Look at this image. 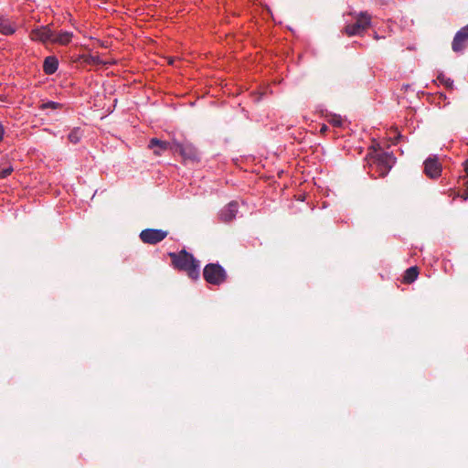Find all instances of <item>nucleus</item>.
Wrapping results in <instances>:
<instances>
[{"label": "nucleus", "mask_w": 468, "mask_h": 468, "mask_svg": "<svg viewBox=\"0 0 468 468\" xmlns=\"http://www.w3.org/2000/svg\"><path fill=\"white\" fill-rule=\"evenodd\" d=\"M172 266L180 271H184L192 280H198L200 276V263L193 254L185 249L179 252H169Z\"/></svg>", "instance_id": "obj_1"}, {"label": "nucleus", "mask_w": 468, "mask_h": 468, "mask_svg": "<svg viewBox=\"0 0 468 468\" xmlns=\"http://www.w3.org/2000/svg\"><path fill=\"white\" fill-rule=\"evenodd\" d=\"M367 163L369 165V172L373 176L384 177L390 171L395 158L391 153L377 152L367 154Z\"/></svg>", "instance_id": "obj_2"}, {"label": "nucleus", "mask_w": 468, "mask_h": 468, "mask_svg": "<svg viewBox=\"0 0 468 468\" xmlns=\"http://www.w3.org/2000/svg\"><path fill=\"white\" fill-rule=\"evenodd\" d=\"M349 15L356 19V22L345 27V33L347 36L361 35L371 26L372 16L368 12H350Z\"/></svg>", "instance_id": "obj_3"}, {"label": "nucleus", "mask_w": 468, "mask_h": 468, "mask_svg": "<svg viewBox=\"0 0 468 468\" xmlns=\"http://www.w3.org/2000/svg\"><path fill=\"white\" fill-rule=\"evenodd\" d=\"M203 277L207 283L219 286L226 282L228 274L219 263H208L203 269Z\"/></svg>", "instance_id": "obj_4"}, {"label": "nucleus", "mask_w": 468, "mask_h": 468, "mask_svg": "<svg viewBox=\"0 0 468 468\" xmlns=\"http://www.w3.org/2000/svg\"><path fill=\"white\" fill-rule=\"evenodd\" d=\"M168 235L166 230L156 229H145L141 231L139 237L140 239L150 245H155L164 240Z\"/></svg>", "instance_id": "obj_5"}, {"label": "nucleus", "mask_w": 468, "mask_h": 468, "mask_svg": "<svg viewBox=\"0 0 468 468\" xmlns=\"http://www.w3.org/2000/svg\"><path fill=\"white\" fill-rule=\"evenodd\" d=\"M423 174L431 180L439 178V157L437 154H431L423 162Z\"/></svg>", "instance_id": "obj_6"}, {"label": "nucleus", "mask_w": 468, "mask_h": 468, "mask_svg": "<svg viewBox=\"0 0 468 468\" xmlns=\"http://www.w3.org/2000/svg\"><path fill=\"white\" fill-rule=\"evenodd\" d=\"M174 152L180 154L184 159L191 161L198 159V151L192 144L174 142Z\"/></svg>", "instance_id": "obj_7"}, {"label": "nucleus", "mask_w": 468, "mask_h": 468, "mask_svg": "<svg viewBox=\"0 0 468 468\" xmlns=\"http://www.w3.org/2000/svg\"><path fill=\"white\" fill-rule=\"evenodd\" d=\"M468 47V25L462 27L454 36L452 48L454 52L460 53Z\"/></svg>", "instance_id": "obj_8"}, {"label": "nucleus", "mask_w": 468, "mask_h": 468, "mask_svg": "<svg viewBox=\"0 0 468 468\" xmlns=\"http://www.w3.org/2000/svg\"><path fill=\"white\" fill-rule=\"evenodd\" d=\"M55 36V31L51 30L48 27H41L35 28L30 32V37L34 41H40L42 43L51 42Z\"/></svg>", "instance_id": "obj_9"}, {"label": "nucleus", "mask_w": 468, "mask_h": 468, "mask_svg": "<svg viewBox=\"0 0 468 468\" xmlns=\"http://www.w3.org/2000/svg\"><path fill=\"white\" fill-rule=\"evenodd\" d=\"M148 148L153 150V153L156 156L162 155L166 150H172L175 149L174 142L172 144L162 141L158 138H152L149 142Z\"/></svg>", "instance_id": "obj_10"}, {"label": "nucleus", "mask_w": 468, "mask_h": 468, "mask_svg": "<svg viewBox=\"0 0 468 468\" xmlns=\"http://www.w3.org/2000/svg\"><path fill=\"white\" fill-rule=\"evenodd\" d=\"M239 206L236 201L229 202L219 212V219L222 222L228 223L236 218L238 213Z\"/></svg>", "instance_id": "obj_11"}, {"label": "nucleus", "mask_w": 468, "mask_h": 468, "mask_svg": "<svg viewBox=\"0 0 468 468\" xmlns=\"http://www.w3.org/2000/svg\"><path fill=\"white\" fill-rule=\"evenodd\" d=\"M17 25L10 18L0 15V33L5 36H10L16 33Z\"/></svg>", "instance_id": "obj_12"}, {"label": "nucleus", "mask_w": 468, "mask_h": 468, "mask_svg": "<svg viewBox=\"0 0 468 468\" xmlns=\"http://www.w3.org/2000/svg\"><path fill=\"white\" fill-rule=\"evenodd\" d=\"M464 171H465V177L463 178V183L464 189L462 193L460 191L451 190L450 196L453 195V199L455 197H460L461 200L463 201L468 198V160L465 162Z\"/></svg>", "instance_id": "obj_13"}, {"label": "nucleus", "mask_w": 468, "mask_h": 468, "mask_svg": "<svg viewBox=\"0 0 468 468\" xmlns=\"http://www.w3.org/2000/svg\"><path fill=\"white\" fill-rule=\"evenodd\" d=\"M58 67V60L54 56L47 57L44 60L43 70L46 74L51 75L55 73Z\"/></svg>", "instance_id": "obj_14"}, {"label": "nucleus", "mask_w": 468, "mask_h": 468, "mask_svg": "<svg viewBox=\"0 0 468 468\" xmlns=\"http://www.w3.org/2000/svg\"><path fill=\"white\" fill-rule=\"evenodd\" d=\"M73 34L69 31H55V36L52 38V43L59 45H68L72 39Z\"/></svg>", "instance_id": "obj_15"}, {"label": "nucleus", "mask_w": 468, "mask_h": 468, "mask_svg": "<svg viewBox=\"0 0 468 468\" xmlns=\"http://www.w3.org/2000/svg\"><path fill=\"white\" fill-rule=\"evenodd\" d=\"M418 276L419 268L417 266H412L404 271L401 282L405 284H410L417 280Z\"/></svg>", "instance_id": "obj_16"}, {"label": "nucleus", "mask_w": 468, "mask_h": 468, "mask_svg": "<svg viewBox=\"0 0 468 468\" xmlns=\"http://www.w3.org/2000/svg\"><path fill=\"white\" fill-rule=\"evenodd\" d=\"M82 137V131L80 128H74L68 135L69 141L74 144H78Z\"/></svg>", "instance_id": "obj_17"}, {"label": "nucleus", "mask_w": 468, "mask_h": 468, "mask_svg": "<svg viewBox=\"0 0 468 468\" xmlns=\"http://www.w3.org/2000/svg\"><path fill=\"white\" fill-rule=\"evenodd\" d=\"M441 84L444 85L446 89L452 90L454 88L453 80L451 79H445L441 73Z\"/></svg>", "instance_id": "obj_18"}, {"label": "nucleus", "mask_w": 468, "mask_h": 468, "mask_svg": "<svg viewBox=\"0 0 468 468\" xmlns=\"http://www.w3.org/2000/svg\"><path fill=\"white\" fill-rule=\"evenodd\" d=\"M328 122L335 127H340V126H342L343 120H342L341 116H339V115H333L328 120Z\"/></svg>", "instance_id": "obj_19"}, {"label": "nucleus", "mask_w": 468, "mask_h": 468, "mask_svg": "<svg viewBox=\"0 0 468 468\" xmlns=\"http://www.w3.org/2000/svg\"><path fill=\"white\" fill-rule=\"evenodd\" d=\"M14 171V168L12 165H7L5 167L0 166V178H5L8 176L11 175V173Z\"/></svg>", "instance_id": "obj_20"}, {"label": "nucleus", "mask_w": 468, "mask_h": 468, "mask_svg": "<svg viewBox=\"0 0 468 468\" xmlns=\"http://www.w3.org/2000/svg\"><path fill=\"white\" fill-rule=\"evenodd\" d=\"M60 106L59 103L58 102H55V101H48L46 103H43L41 108L42 109H48V108H50V109H58V107Z\"/></svg>", "instance_id": "obj_21"}, {"label": "nucleus", "mask_w": 468, "mask_h": 468, "mask_svg": "<svg viewBox=\"0 0 468 468\" xmlns=\"http://www.w3.org/2000/svg\"><path fill=\"white\" fill-rule=\"evenodd\" d=\"M395 133H396V135H395V138H394V142H393V143H394V144H397L402 136H401V134H400L399 132H397V131H395Z\"/></svg>", "instance_id": "obj_22"}, {"label": "nucleus", "mask_w": 468, "mask_h": 468, "mask_svg": "<svg viewBox=\"0 0 468 468\" xmlns=\"http://www.w3.org/2000/svg\"><path fill=\"white\" fill-rule=\"evenodd\" d=\"M327 131H328V127L325 124H324L320 129V133L323 134H324Z\"/></svg>", "instance_id": "obj_23"}, {"label": "nucleus", "mask_w": 468, "mask_h": 468, "mask_svg": "<svg viewBox=\"0 0 468 468\" xmlns=\"http://www.w3.org/2000/svg\"><path fill=\"white\" fill-rule=\"evenodd\" d=\"M440 97H441V101H445V100L447 99V96H446V95H444V94H443V93H441V94H440Z\"/></svg>", "instance_id": "obj_24"}]
</instances>
